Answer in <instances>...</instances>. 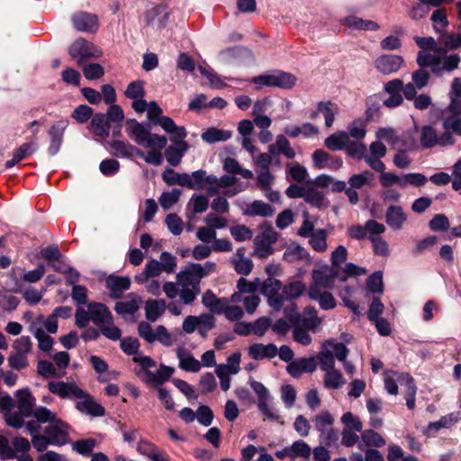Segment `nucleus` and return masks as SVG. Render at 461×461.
<instances>
[{"mask_svg":"<svg viewBox=\"0 0 461 461\" xmlns=\"http://www.w3.org/2000/svg\"><path fill=\"white\" fill-rule=\"evenodd\" d=\"M414 41L420 49L416 58L419 67H429L431 73L438 77L458 68L461 62L460 55H444V50L437 47V41L433 37L415 36Z\"/></svg>","mask_w":461,"mask_h":461,"instance_id":"nucleus-1","label":"nucleus"},{"mask_svg":"<svg viewBox=\"0 0 461 461\" xmlns=\"http://www.w3.org/2000/svg\"><path fill=\"white\" fill-rule=\"evenodd\" d=\"M132 361L140 367V370L135 371V375L141 382L158 390V399L167 410H174L175 402L169 392L163 388L162 385L170 379L175 373V368L160 363L158 369L156 372H152L150 368L155 367L157 363L149 356L135 357L132 358Z\"/></svg>","mask_w":461,"mask_h":461,"instance_id":"nucleus-2","label":"nucleus"},{"mask_svg":"<svg viewBox=\"0 0 461 461\" xmlns=\"http://www.w3.org/2000/svg\"><path fill=\"white\" fill-rule=\"evenodd\" d=\"M295 305H293L291 311H295ZM285 312L291 322L294 340L303 346H309L312 343L310 331L315 332L321 323L317 311L313 307H306L303 313H292L288 309Z\"/></svg>","mask_w":461,"mask_h":461,"instance_id":"nucleus-3","label":"nucleus"},{"mask_svg":"<svg viewBox=\"0 0 461 461\" xmlns=\"http://www.w3.org/2000/svg\"><path fill=\"white\" fill-rule=\"evenodd\" d=\"M223 169L226 172L224 176L218 178L214 175H207L205 170L199 169L192 173L193 190H205L208 195H214L221 188L230 186V155H226L223 158Z\"/></svg>","mask_w":461,"mask_h":461,"instance_id":"nucleus-4","label":"nucleus"},{"mask_svg":"<svg viewBox=\"0 0 461 461\" xmlns=\"http://www.w3.org/2000/svg\"><path fill=\"white\" fill-rule=\"evenodd\" d=\"M149 123H142L134 118H128L125 121V131L128 137L140 146H147L154 149L158 139L160 137L157 133L150 131Z\"/></svg>","mask_w":461,"mask_h":461,"instance_id":"nucleus-5","label":"nucleus"},{"mask_svg":"<svg viewBox=\"0 0 461 461\" xmlns=\"http://www.w3.org/2000/svg\"><path fill=\"white\" fill-rule=\"evenodd\" d=\"M280 234L273 228L270 223H264L261 225V232L254 239V252L253 254L261 258H267L273 255L275 249L273 245L276 243Z\"/></svg>","mask_w":461,"mask_h":461,"instance_id":"nucleus-6","label":"nucleus"},{"mask_svg":"<svg viewBox=\"0 0 461 461\" xmlns=\"http://www.w3.org/2000/svg\"><path fill=\"white\" fill-rule=\"evenodd\" d=\"M338 276V270H335L325 265L320 269H313L312 272V283L309 288H314L315 291L331 288Z\"/></svg>","mask_w":461,"mask_h":461,"instance_id":"nucleus-7","label":"nucleus"},{"mask_svg":"<svg viewBox=\"0 0 461 461\" xmlns=\"http://www.w3.org/2000/svg\"><path fill=\"white\" fill-rule=\"evenodd\" d=\"M282 282L272 277L267 278L261 287L262 294L267 297L268 304L276 311H279L284 304V296L279 294Z\"/></svg>","mask_w":461,"mask_h":461,"instance_id":"nucleus-8","label":"nucleus"},{"mask_svg":"<svg viewBox=\"0 0 461 461\" xmlns=\"http://www.w3.org/2000/svg\"><path fill=\"white\" fill-rule=\"evenodd\" d=\"M235 203L244 215L250 217L260 216L268 218L272 217L276 212L275 207L262 200H255L251 203L238 200Z\"/></svg>","mask_w":461,"mask_h":461,"instance_id":"nucleus-9","label":"nucleus"},{"mask_svg":"<svg viewBox=\"0 0 461 461\" xmlns=\"http://www.w3.org/2000/svg\"><path fill=\"white\" fill-rule=\"evenodd\" d=\"M68 424L57 418L49 426L44 428V433L50 438V444L54 446H62L68 439Z\"/></svg>","mask_w":461,"mask_h":461,"instance_id":"nucleus-10","label":"nucleus"},{"mask_svg":"<svg viewBox=\"0 0 461 461\" xmlns=\"http://www.w3.org/2000/svg\"><path fill=\"white\" fill-rule=\"evenodd\" d=\"M404 59L400 55L384 54L374 61V66L381 74L389 76L399 71L404 66Z\"/></svg>","mask_w":461,"mask_h":461,"instance_id":"nucleus-11","label":"nucleus"},{"mask_svg":"<svg viewBox=\"0 0 461 461\" xmlns=\"http://www.w3.org/2000/svg\"><path fill=\"white\" fill-rule=\"evenodd\" d=\"M275 182V176L269 170L257 171V186L263 192L266 198L271 203H278L281 194L278 191L272 189Z\"/></svg>","mask_w":461,"mask_h":461,"instance_id":"nucleus-12","label":"nucleus"},{"mask_svg":"<svg viewBox=\"0 0 461 461\" xmlns=\"http://www.w3.org/2000/svg\"><path fill=\"white\" fill-rule=\"evenodd\" d=\"M95 46L84 38L77 39L69 47L68 53L72 59H77V65L82 67L85 62L94 57H98L93 51Z\"/></svg>","mask_w":461,"mask_h":461,"instance_id":"nucleus-13","label":"nucleus"},{"mask_svg":"<svg viewBox=\"0 0 461 461\" xmlns=\"http://www.w3.org/2000/svg\"><path fill=\"white\" fill-rule=\"evenodd\" d=\"M68 125V122L66 120H60L54 122L48 131L50 136V145L48 148V153L50 156H55L59 151L63 140L65 130Z\"/></svg>","mask_w":461,"mask_h":461,"instance_id":"nucleus-14","label":"nucleus"},{"mask_svg":"<svg viewBox=\"0 0 461 461\" xmlns=\"http://www.w3.org/2000/svg\"><path fill=\"white\" fill-rule=\"evenodd\" d=\"M90 311L91 321L99 329L104 325H112L113 323V317L106 304L103 303L92 302L87 305Z\"/></svg>","mask_w":461,"mask_h":461,"instance_id":"nucleus-15","label":"nucleus"},{"mask_svg":"<svg viewBox=\"0 0 461 461\" xmlns=\"http://www.w3.org/2000/svg\"><path fill=\"white\" fill-rule=\"evenodd\" d=\"M312 158L313 166L318 169L339 170L343 165L341 158L332 156L323 149H316L312 153Z\"/></svg>","mask_w":461,"mask_h":461,"instance_id":"nucleus-16","label":"nucleus"},{"mask_svg":"<svg viewBox=\"0 0 461 461\" xmlns=\"http://www.w3.org/2000/svg\"><path fill=\"white\" fill-rule=\"evenodd\" d=\"M72 23L76 30L84 32H95L98 30V17L87 12H78L73 14Z\"/></svg>","mask_w":461,"mask_h":461,"instance_id":"nucleus-17","label":"nucleus"},{"mask_svg":"<svg viewBox=\"0 0 461 461\" xmlns=\"http://www.w3.org/2000/svg\"><path fill=\"white\" fill-rule=\"evenodd\" d=\"M170 140L175 143V146H168L164 153L167 163L172 167H176L180 164L182 158L188 150L189 144L184 140H176L175 137H170Z\"/></svg>","mask_w":461,"mask_h":461,"instance_id":"nucleus-18","label":"nucleus"},{"mask_svg":"<svg viewBox=\"0 0 461 461\" xmlns=\"http://www.w3.org/2000/svg\"><path fill=\"white\" fill-rule=\"evenodd\" d=\"M109 146L112 149V154L118 158L131 159L134 155L138 157L143 156V150L128 141L113 140L109 141Z\"/></svg>","mask_w":461,"mask_h":461,"instance_id":"nucleus-19","label":"nucleus"},{"mask_svg":"<svg viewBox=\"0 0 461 461\" xmlns=\"http://www.w3.org/2000/svg\"><path fill=\"white\" fill-rule=\"evenodd\" d=\"M205 277V273L199 263H188L185 269L176 275V280L182 286H189L190 283L201 281Z\"/></svg>","mask_w":461,"mask_h":461,"instance_id":"nucleus-20","label":"nucleus"},{"mask_svg":"<svg viewBox=\"0 0 461 461\" xmlns=\"http://www.w3.org/2000/svg\"><path fill=\"white\" fill-rule=\"evenodd\" d=\"M113 122L108 121V117L103 113H96L91 119L90 130L95 137L106 139L110 136Z\"/></svg>","mask_w":461,"mask_h":461,"instance_id":"nucleus-21","label":"nucleus"},{"mask_svg":"<svg viewBox=\"0 0 461 461\" xmlns=\"http://www.w3.org/2000/svg\"><path fill=\"white\" fill-rule=\"evenodd\" d=\"M283 259L288 263H295L299 261L310 263L312 261V258L308 250L297 242H291L285 247L283 254Z\"/></svg>","mask_w":461,"mask_h":461,"instance_id":"nucleus-22","label":"nucleus"},{"mask_svg":"<svg viewBox=\"0 0 461 461\" xmlns=\"http://www.w3.org/2000/svg\"><path fill=\"white\" fill-rule=\"evenodd\" d=\"M449 104L446 113L461 114V77H454L448 92Z\"/></svg>","mask_w":461,"mask_h":461,"instance_id":"nucleus-23","label":"nucleus"},{"mask_svg":"<svg viewBox=\"0 0 461 461\" xmlns=\"http://www.w3.org/2000/svg\"><path fill=\"white\" fill-rule=\"evenodd\" d=\"M407 221V213L400 205H390L385 212V222L393 230H401Z\"/></svg>","mask_w":461,"mask_h":461,"instance_id":"nucleus-24","label":"nucleus"},{"mask_svg":"<svg viewBox=\"0 0 461 461\" xmlns=\"http://www.w3.org/2000/svg\"><path fill=\"white\" fill-rule=\"evenodd\" d=\"M131 284L129 276L110 275L105 280V285L111 291V296L114 299L121 298L122 293L130 289Z\"/></svg>","mask_w":461,"mask_h":461,"instance_id":"nucleus-25","label":"nucleus"},{"mask_svg":"<svg viewBox=\"0 0 461 461\" xmlns=\"http://www.w3.org/2000/svg\"><path fill=\"white\" fill-rule=\"evenodd\" d=\"M17 407L21 413L26 418L32 417L36 405V399L29 388L20 389L16 392Z\"/></svg>","mask_w":461,"mask_h":461,"instance_id":"nucleus-26","label":"nucleus"},{"mask_svg":"<svg viewBox=\"0 0 461 461\" xmlns=\"http://www.w3.org/2000/svg\"><path fill=\"white\" fill-rule=\"evenodd\" d=\"M268 151L273 156L284 155L286 158L293 159L296 156L294 149L289 140L284 134H279L276 141L268 146Z\"/></svg>","mask_w":461,"mask_h":461,"instance_id":"nucleus-27","label":"nucleus"},{"mask_svg":"<svg viewBox=\"0 0 461 461\" xmlns=\"http://www.w3.org/2000/svg\"><path fill=\"white\" fill-rule=\"evenodd\" d=\"M76 408L81 413L90 415L92 417H103L105 415V408L95 402L94 397L89 393L83 401L76 403Z\"/></svg>","mask_w":461,"mask_h":461,"instance_id":"nucleus-28","label":"nucleus"},{"mask_svg":"<svg viewBox=\"0 0 461 461\" xmlns=\"http://www.w3.org/2000/svg\"><path fill=\"white\" fill-rule=\"evenodd\" d=\"M179 359V367L187 372L197 373L202 367V364L194 358L190 353L186 352L184 348H179L176 351Z\"/></svg>","mask_w":461,"mask_h":461,"instance_id":"nucleus-29","label":"nucleus"},{"mask_svg":"<svg viewBox=\"0 0 461 461\" xmlns=\"http://www.w3.org/2000/svg\"><path fill=\"white\" fill-rule=\"evenodd\" d=\"M308 295L311 300L317 301L322 310H330L336 306L335 299L330 292L309 288Z\"/></svg>","mask_w":461,"mask_h":461,"instance_id":"nucleus-30","label":"nucleus"},{"mask_svg":"<svg viewBox=\"0 0 461 461\" xmlns=\"http://www.w3.org/2000/svg\"><path fill=\"white\" fill-rule=\"evenodd\" d=\"M166 311L165 300L149 299L146 302L145 315L149 321H156Z\"/></svg>","mask_w":461,"mask_h":461,"instance_id":"nucleus-31","label":"nucleus"},{"mask_svg":"<svg viewBox=\"0 0 461 461\" xmlns=\"http://www.w3.org/2000/svg\"><path fill=\"white\" fill-rule=\"evenodd\" d=\"M249 355L254 359L273 358L277 355V348L273 343L254 344L249 348Z\"/></svg>","mask_w":461,"mask_h":461,"instance_id":"nucleus-32","label":"nucleus"},{"mask_svg":"<svg viewBox=\"0 0 461 461\" xmlns=\"http://www.w3.org/2000/svg\"><path fill=\"white\" fill-rule=\"evenodd\" d=\"M399 383L406 386V405L408 409L413 410L415 407V395L417 387L414 384L413 378L409 374H402L399 375Z\"/></svg>","mask_w":461,"mask_h":461,"instance_id":"nucleus-33","label":"nucleus"},{"mask_svg":"<svg viewBox=\"0 0 461 461\" xmlns=\"http://www.w3.org/2000/svg\"><path fill=\"white\" fill-rule=\"evenodd\" d=\"M363 445L366 447H381L385 445L384 438L373 429H366L361 433V442L358 445L360 449H364Z\"/></svg>","mask_w":461,"mask_h":461,"instance_id":"nucleus-34","label":"nucleus"},{"mask_svg":"<svg viewBox=\"0 0 461 461\" xmlns=\"http://www.w3.org/2000/svg\"><path fill=\"white\" fill-rule=\"evenodd\" d=\"M327 236L328 232L326 230L318 229L312 235L308 237L309 245L317 252H325L328 249Z\"/></svg>","mask_w":461,"mask_h":461,"instance_id":"nucleus-35","label":"nucleus"},{"mask_svg":"<svg viewBox=\"0 0 461 461\" xmlns=\"http://www.w3.org/2000/svg\"><path fill=\"white\" fill-rule=\"evenodd\" d=\"M348 137V132L339 131L327 137L324 140V144L330 150L345 149Z\"/></svg>","mask_w":461,"mask_h":461,"instance_id":"nucleus-36","label":"nucleus"},{"mask_svg":"<svg viewBox=\"0 0 461 461\" xmlns=\"http://www.w3.org/2000/svg\"><path fill=\"white\" fill-rule=\"evenodd\" d=\"M459 419V412L447 414L437 421L429 422L427 426V431H438L443 428L448 429L456 424Z\"/></svg>","mask_w":461,"mask_h":461,"instance_id":"nucleus-37","label":"nucleus"},{"mask_svg":"<svg viewBox=\"0 0 461 461\" xmlns=\"http://www.w3.org/2000/svg\"><path fill=\"white\" fill-rule=\"evenodd\" d=\"M318 112L321 113L325 118V125L327 127H331L335 120V114L339 111V107L336 104L326 101L320 102L317 104Z\"/></svg>","mask_w":461,"mask_h":461,"instance_id":"nucleus-38","label":"nucleus"},{"mask_svg":"<svg viewBox=\"0 0 461 461\" xmlns=\"http://www.w3.org/2000/svg\"><path fill=\"white\" fill-rule=\"evenodd\" d=\"M201 137L205 142L215 143L229 140L230 138V131L211 127L203 132Z\"/></svg>","mask_w":461,"mask_h":461,"instance_id":"nucleus-39","label":"nucleus"},{"mask_svg":"<svg viewBox=\"0 0 461 461\" xmlns=\"http://www.w3.org/2000/svg\"><path fill=\"white\" fill-rule=\"evenodd\" d=\"M346 381L342 374L336 369L325 372L323 384L328 389H339L345 384Z\"/></svg>","mask_w":461,"mask_h":461,"instance_id":"nucleus-40","label":"nucleus"},{"mask_svg":"<svg viewBox=\"0 0 461 461\" xmlns=\"http://www.w3.org/2000/svg\"><path fill=\"white\" fill-rule=\"evenodd\" d=\"M244 254V249H239L237 250L236 255L238 259L234 262V268L237 273L247 276L251 272L253 268V262L250 258H246Z\"/></svg>","mask_w":461,"mask_h":461,"instance_id":"nucleus-41","label":"nucleus"},{"mask_svg":"<svg viewBox=\"0 0 461 461\" xmlns=\"http://www.w3.org/2000/svg\"><path fill=\"white\" fill-rule=\"evenodd\" d=\"M312 421L315 429L321 433V436H323L325 431L334 423V418L329 411H324L314 416Z\"/></svg>","mask_w":461,"mask_h":461,"instance_id":"nucleus-42","label":"nucleus"},{"mask_svg":"<svg viewBox=\"0 0 461 461\" xmlns=\"http://www.w3.org/2000/svg\"><path fill=\"white\" fill-rule=\"evenodd\" d=\"M296 82L297 77L291 73L280 70L275 72V87L291 89L296 85Z\"/></svg>","mask_w":461,"mask_h":461,"instance_id":"nucleus-43","label":"nucleus"},{"mask_svg":"<svg viewBox=\"0 0 461 461\" xmlns=\"http://www.w3.org/2000/svg\"><path fill=\"white\" fill-rule=\"evenodd\" d=\"M441 43L445 51L444 55L447 54V50H455L461 47V32L459 33H448L444 32L440 34Z\"/></svg>","mask_w":461,"mask_h":461,"instance_id":"nucleus-44","label":"nucleus"},{"mask_svg":"<svg viewBox=\"0 0 461 461\" xmlns=\"http://www.w3.org/2000/svg\"><path fill=\"white\" fill-rule=\"evenodd\" d=\"M39 257L45 259L48 266H50L54 261H59V263H61V259L64 258L63 254L56 244L42 248L39 252Z\"/></svg>","mask_w":461,"mask_h":461,"instance_id":"nucleus-45","label":"nucleus"},{"mask_svg":"<svg viewBox=\"0 0 461 461\" xmlns=\"http://www.w3.org/2000/svg\"><path fill=\"white\" fill-rule=\"evenodd\" d=\"M304 200L307 203L319 209L329 205V201L323 193L315 189H309L305 194Z\"/></svg>","mask_w":461,"mask_h":461,"instance_id":"nucleus-46","label":"nucleus"},{"mask_svg":"<svg viewBox=\"0 0 461 461\" xmlns=\"http://www.w3.org/2000/svg\"><path fill=\"white\" fill-rule=\"evenodd\" d=\"M258 408L260 412L263 414L264 420H271V421H278L280 419V415L278 413V410L275 408L270 402L269 400H258Z\"/></svg>","mask_w":461,"mask_h":461,"instance_id":"nucleus-47","label":"nucleus"},{"mask_svg":"<svg viewBox=\"0 0 461 461\" xmlns=\"http://www.w3.org/2000/svg\"><path fill=\"white\" fill-rule=\"evenodd\" d=\"M442 126L444 130L452 131L461 136V114L445 113Z\"/></svg>","mask_w":461,"mask_h":461,"instance_id":"nucleus-48","label":"nucleus"},{"mask_svg":"<svg viewBox=\"0 0 461 461\" xmlns=\"http://www.w3.org/2000/svg\"><path fill=\"white\" fill-rule=\"evenodd\" d=\"M431 21L433 22L434 30L441 34L446 32V28L448 25L447 17V12L445 9H437L432 13Z\"/></svg>","mask_w":461,"mask_h":461,"instance_id":"nucleus-49","label":"nucleus"},{"mask_svg":"<svg viewBox=\"0 0 461 461\" xmlns=\"http://www.w3.org/2000/svg\"><path fill=\"white\" fill-rule=\"evenodd\" d=\"M420 143L424 148H431L438 145V135L431 126H424L420 132Z\"/></svg>","mask_w":461,"mask_h":461,"instance_id":"nucleus-50","label":"nucleus"},{"mask_svg":"<svg viewBox=\"0 0 461 461\" xmlns=\"http://www.w3.org/2000/svg\"><path fill=\"white\" fill-rule=\"evenodd\" d=\"M306 287L302 281H294L283 287L284 299H293L301 296Z\"/></svg>","mask_w":461,"mask_h":461,"instance_id":"nucleus-51","label":"nucleus"},{"mask_svg":"<svg viewBox=\"0 0 461 461\" xmlns=\"http://www.w3.org/2000/svg\"><path fill=\"white\" fill-rule=\"evenodd\" d=\"M146 95L144 89V81L142 80H135L131 82L126 90L124 91V95L129 99H138L144 98Z\"/></svg>","mask_w":461,"mask_h":461,"instance_id":"nucleus-52","label":"nucleus"},{"mask_svg":"<svg viewBox=\"0 0 461 461\" xmlns=\"http://www.w3.org/2000/svg\"><path fill=\"white\" fill-rule=\"evenodd\" d=\"M121 349L128 356L137 357L140 344L137 338L124 337L120 340Z\"/></svg>","mask_w":461,"mask_h":461,"instance_id":"nucleus-53","label":"nucleus"},{"mask_svg":"<svg viewBox=\"0 0 461 461\" xmlns=\"http://www.w3.org/2000/svg\"><path fill=\"white\" fill-rule=\"evenodd\" d=\"M366 289L372 294L384 292L383 274L381 271L373 273L366 280Z\"/></svg>","mask_w":461,"mask_h":461,"instance_id":"nucleus-54","label":"nucleus"},{"mask_svg":"<svg viewBox=\"0 0 461 461\" xmlns=\"http://www.w3.org/2000/svg\"><path fill=\"white\" fill-rule=\"evenodd\" d=\"M428 68H429V67H420L419 69L411 74L412 83L419 90L423 89L429 85L430 75L427 70Z\"/></svg>","mask_w":461,"mask_h":461,"instance_id":"nucleus-55","label":"nucleus"},{"mask_svg":"<svg viewBox=\"0 0 461 461\" xmlns=\"http://www.w3.org/2000/svg\"><path fill=\"white\" fill-rule=\"evenodd\" d=\"M232 59L238 65H247L253 61V54L248 48L238 46L232 50Z\"/></svg>","mask_w":461,"mask_h":461,"instance_id":"nucleus-56","label":"nucleus"},{"mask_svg":"<svg viewBox=\"0 0 461 461\" xmlns=\"http://www.w3.org/2000/svg\"><path fill=\"white\" fill-rule=\"evenodd\" d=\"M373 178V173L370 171H364L361 174H354L348 178L350 187L359 189L369 185Z\"/></svg>","mask_w":461,"mask_h":461,"instance_id":"nucleus-57","label":"nucleus"},{"mask_svg":"<svg viewBox=\"0 0 461 461\" xmlns=\"http://www.w3.org/2000/svg\"><path fill=\"white\" fill-rule=\"evenodd\" d=\"M366 238L372 241V239L380 238L385 231V226L375 220H368L365 223Z\"/></svg>","mask_w":461,"mask_h":461,"instance_id":"nucleus-58","label":"nucleus"},{"mask_svg":"<svg viewBox=\"0 0 461 461\" xmlns=\"http://www.w3.org/2000/svg\"><path fill=\"white\" fill-rule=\"evenodd\" d=\"M427 182L428 178L420 173H407L402 175V188H406L408 185L420 187L425 185Z\"/></svg>","mask_w":461,"mask_h":461,"instance_id":"nucleus-59","label":"nucleus"},{"mask_svg":"<svg viewBox=\"0 0 461 461\" xmlns=\"http://www.w3.org/2000/svg\"><path fill=\"white\" fill-rule=\"evenodd\" d=\"M318 360L320 363V367L322 371L328 372L330 370L335 369V359L332 351L326 349L323 347V349L318 355Z\"/></svg>","mask_w":461,"mask_h":461,"instance_id":"nucleus-60","label":"nucleus"},{"mask_svg":"<svg viewBox=\"0 0 461 461\" xmlns=\"http://www.w3.org/2000/svg\"><path fill=\"white\" fill-rule=\"evenodd\" d=\"M34 337L39 342V348L44 352H49L52 347L54 340L53 339L46 334L41 328H36L33 331Z\"/></svg>","mask_w":461,"mask_h":461,"instance_id":"nucleus-61","label":"nucleus"},{"mask_svg":"<svg viewBox=\"0 0 461 461\" xmlns=\"http://www.w3.org/2000/svg\"><path fill=\"white\" fill-rule=\"evenodd\" d=\"M95 445L96 440L94 438L79 439L73 444V449L80 455L88 456L92 454Z\"/></svg>","mask_w":461,"mask_h":461,"instance_id":"nucleus-62","label":"nucleus"},{"mask_svg":"<svg viewBox=\"0 0 461 461\" xmlns=\"http://www.w3.org/2000/svg\"><path fill=\"white\" fill-rule=\"evenodd\" d=\"M181 190L174 188L171 192H164L159 197V203L165 210L171 208L179 200Z\"/></svg>","mask_w":461,"mask_h":461,"instance_id":"nucleus-63","label":"nucleus"},{"mask_svg":"<svg viewBox=\"0 0 461 461\" xmlns=\"http://www.w3.org/2000/svg\"><path fill=\"white\" fill-rule=\"evenodd\" d=\"M32 417L40 423H51L58 418L55 412L44 406L34 409Z\"/></svg>","mask_w":461,"mask_h":461,"instance_id":"nucleus-64","label":"nucleus"}]
</instances>
